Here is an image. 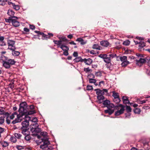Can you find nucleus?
Segmentation results:
<instances>
[{"label":"nucleus","instance_id":"f257e3e1","mask_svg":"<svg viewBox=\"0 0 150 150\" xmlns=\"http://www.w3.org/2000/svg\"><path fill=\"white\" fill-rule=\"evenodd\" d=\"M96 91V93L97 95V98L98 99V102L99 103H101L103 102V104L105 106L107 107L108 109L105 111V112L109 115H111L114 112V107L115 105L112 103H111L108 100H105L104 101L103 100L104 99V97L103 96L105 93H107L108 90L106 89H103L102 90L99 89H96L94 90Z\"/></svg>","mask_w":150,"mask_h":150},{"label":"nucleus","instance_id":"f03ea898","mask_svg":"<svg viewBox=\"0 0 150 150\" xmlns=\"http://www.w3.org/2000/svg\"><path fill=\"white\" fill-rule=\"evenodd\" d=\"M46 132H41L40 134L43 136L42 137L39 135L37 136V138L39 139L37 141V143L38 144H41L40 147L42 149L46 148L50 144L48 139L44 137L46 135Z\"/></svg>","mask_w":150,"mask_h":150},{"label":"nucleus","instance_id":"7ed1b4c3","mask_svg":"<svg viewBox=\"0 0 150 150\" xmlns=\"http://www.w3.org/2000/svg\"><path fill=\"white\" fill-rule=\"evenodd\" d=\"M28 115L23 112L20 113L19 114H17V117L12 121V123L14 124L20 122L23 119L25 120L27 117H28Z\"/></svg>","mask_w":150,"mask_h":150},{"label":"nucleus","instance_id":"20e7f679","mask_svg":"<svg viewBox=\"0 0 150 150\" xmlns=\"http://www.w3.org/2000/svg\"><path fill=\"white\" fill-rule=\"evenodd\" d=\"M39 125L35 122L33 123L30 125V131L33 132H35L36 133H39L41 132V129L38 127Z\"/></svg>","mask_w":150,"mask_h":150},{"label":"nucleus","instance_id":"39448f33","mask_svg":"<svg viewBox=\"0 0 150 150\" xmlns=\"http://www.w3.org/2000/svg\"><path fill=\"white\" fill-rule=\"evenodd\" d=\"M27 109V103L25 102H23L20 103L18 110V112L20 113L23 112L27 114V112L28 111Z\"/></svg>","mask_w":150,"mask_h":150},{"label":"nucleus","instance_id":"423d86ee","mask_svg":"<svg viewBox=\"0 0 150 150\" xmlns=\"http://www.w3.org/2000/svg\"><path fill=\"white\" fill-rule=\"evenodd\" d=\"M18 18L17 17H12L9 18L8 20L9 23H11L13 26L16 27L20 25V23L18 21Z\"/></svg>","mask_w":150,"mask_h":150},{"label":"nucleus","instance_id":"0eeeda50","mask_svg":"<svg viewBox=\"0 0 150 150\" xmlns=\"http://www.w3.org/2000/svg\"><path fill=\"white\" fill-rule=\"evenodd\" d=\"M15 42L14 41L12 40H7V44L8 46V49L11 50H13L16 49L15 46Z\"/></svg>","mask_w":150,"mask_h":150},{"label":"nucleus","instance_id":"6e6552de","mask_svg":"<svg viewBox=\"0 0 150 150\" xmlns=\"http://www.w3.org/2000/svg\"><path fill=\"white\" fill-rule=\"evenodd\" d=\"M99 57L103 59L104 61L106 63H109L111 62V59L110 57L108 56V55L106 54H100L99 55Z\"/></svg>","mask_w":150,"mask_h":150},{"label":"nucleus","instance_id":"1a4fd4ad","mask_svg":"<svg viewBox=\"0 0 150 150\" xmlns=\"http://www.w3.org/2000/svg\"><path fill=\"white\" fill-rule=\"evenodd\" d=\"M118 110L115 112V115L116 116L119 115L124 112V107L122 104H120L118 107Z\"/></svg>","mask_w":150,"mask_h":150},{"label":"nucleus","instance_id":"9d476101","mask_svg":"<svg viewBox=\"0 0 150 150\" xmlns=\"http://www.w3.org/2000/svg\"><path fill=\"white\" fill-rule=\"evenodd\" d=\"M120 60L122 62L121 65L122 67H125L129 63V61L127 60V57L125 56L120 57Z\"/></svg>","mask_w":150,"mask_h":150},{"label":"nucleus","instance_id":"9b49d317","mask_svg":"<svg viewBox=\"0 0 150 150\" xmlns=\"http://www.w3.org/2000/svg\"><path fill=\"white\" fill-rule=\"evenodd\" d=\"M34 109V106L33 105H31L30 106L27 105V109L28 110L27 112V114L28 115H30L35 113V111L33 110Z\"/></svg>","mask_w":150,"mask_h":150},{"label":"nucleus","instance_id":"f8f14e48","mask_svg":"<svg viewBox=\"0 0 150 150\" xmlns=\"http://www.w3.org/2000/svg\"><path fill=\"white\" fill-rule=\"evenodd\" d=\"M30 120V117H27L24 121L22 122V127L27 128L29 125V121Z\"/></svg>","mask_w":150,"mask_h":150},{"label":"nucleus","instance_id":"ddd939ff","mask_svg":"<svg viewBox=\"0 0 150 150\" xmlns=\"http://www.w3.org/2000/svg\"><path fill=\"white\" fill-rule=\"evenodd\" d=\"M146 61V60L144 58H140L139 60L137 59L136 60V63L139 66H141Z\"/></svg>","mask_w":150,"mask_h":150},{"label":"nucleus","instance_id":"4468645a","mask_svg":"<svg viewBox=\"0 0 150 150\" xmlns=\"http://www.w3.org/2000/svg\"><path fill=\"white\" fill-rule=\"evenodd\" d=\"M83 62H84L86 64L90 65L92 63V60L90 58H88L87 59H83Z\"/></svg>","mask_w":150,"mask_h":150},{"label":"nucleus","instance_id":"2eb2a0df","mask_svg":"<svg viewBox=\"0 0 150 150\" xmlns=\"http://www.w3.org/2000/svg\"><path fill=\"white\" fill-rule=\"evenodd\" d=\"M76 41L81 42V44L82 45H84L85 44H86V43L87 42V40H84L81 38H78L76 39Z\"/></svg>","mask_w":150,"mask_h":150},{"label":"nucleus","instance_id":"dca6fc26","mask_svg":"<svg viewBox=\"0 0 150 150\" xmlns=\"http://www.w3.org/2000/svg\"><path fill=\"white\" fill-rule=\"evenodd\" d=\"M122 99L124 103L125 104H131L129 102V101L128 99V98H127V97L123 96L122 97Z\"/></svg>","mask_w":150,"mask_h":150},{"label":"nucleus","instance_id":"f3484780","mask_svg":"<svg viewBox=\"0 0 150 150\" xmlns=\"http://www.w3.org/2000/svg\"><path fill=\"white\" fill-rule=\"evenodd\" d=\"M3 66L6 69H9L11 67V66L9 65L7 61L3 62Z\"/></svg>","mask_w":150,"mask_h":150},{"label":"nucleus","instance_id":"a211bd4d","mask_svg":"<svg viewBox=\"0 0 150 150\" xmlns=\"http://www.w3.org/2000/svg\"><path fill=\"white\" fill-rule=\"evenodd\" d=\"M15 13L11 9H9L8 10L7 12V14L10 16L9 18L14 17L13 16Z\"/></svg>","mask_w":150,"mask_h":150},{"label":"nucleus","instance_id":"6ab92c4d","mask_svg":"<svg viewBox=\"0 0 150 150\" xmlns=\"http://www.w3.org/2000/svg\"><path fill=\"white\" fill-rule=\"evenodd\" d=\"M100 44L103 46L107 47L109 45V43L107 41H102L100 42Z\"/></svg>","mask_w":150,"mask_h":150},{"label":"nucleus","instance_id":"aec40b11","mask_svg":"<svg viewBox=\"0 0 150 150\" xmlns=\"http://www.w3.org/2000/svg\"><path fill=\"white\" fill-rule=\"evenodd\" d=\"M96 80L93 79H89V82L90 83H93L96 86H98V84L96 83Z\"/></svg>","mask_w":150,"mask_h":150},{"label":"nucleus","instance_id":"412c9836","mask_svg":"<svg viewBox=\"0 0 150 150\" xmlns=\"http://www.w3.org/2000/svg\"><path fill=\"white\" fill-rule=\"evenodd\" d=\"M74 62H83V59H82L81 57H79L76 58L74 59Z\"/></svg>","mask_w":150,"mask_h":150},{"label":"nucleus","instance_id":"4be33fe9","mask_svg":"<svg viewBox=\"0 0 150 150\" xmlns=\"http://www.w3.org/2000/svg\"><path fill=\"white\" fill-rule=\"evenodd\" d=\"M27 128H25L24 127H21V130L22 133L23 134L26 135V134H28L26 133V132H28V131Z\"/></svg>","mask_w":150,"mask_h":150},{"label":"nucleus","instance_id":"5701e85b","mask_svg":"<svg viewBox=\"0 0 150 150\" xmlns=\"http://www.w3.org/2000/svg\"><path fill=\"white\" fill-rule=\"evenodd\" d=\"M18 113L17 112H15L12 113V114L9 116V118L11 120H13L16 116L17 117Z\"/></svg>","mask_w":150,"mask_h":150},{"label":"nucleus","instance_id":"b1692460","mask_svg":"<svg viewBox=\"0 0 150 150\" xmlns=\"http://www.w3.org/2000/svg\"><path fill=\"white\" fill-rule=\"evenodd\" d=\"M7 61L10 66L11 65L14 64L16 62L13 59H9L7 60Z\"/></svg>","mask_w":150,"mask_h":150},{"label":"nucleus","instance_id":"393cba45","mask_svg":"<svg viewBox=\"0 0 150 150\" xmlns=\"http://www.w3.org/2000/svg\"><path fill=\"white\" fill-rule=\"evenodd\" d=\"M15 50H12V55L15 56H18L20 54V52L18 51H16Z\"/></svg>","mask_w":150,"mask_h":150},{"label":"nucleus","instance_id":"a878e982","mask_svg":"<svg viewBox=\"0 0 150 150\" xmlns=\"http://www.w3.org/2000/svg\"><path fill=\"white\" fill-rule=\"evenodd\" d=\"M93 48L94 49H96L98 50H100L101 47L99 45L97 44H94L93 45Z\"/></svg>","mask_w":150,"mask_h":150},{"label":"nucleus","instance_id":"bb28decb","mask_svg":"<svg viewBox=\"0 0 150 150\" xmlns=\"http://www.w3.org/2000/svg\"><path fill=\"white\" fill-rule=\"evenodd\" d=\"M60 48L64 51H65V50H69V48L68 47L64 45H61L60 47Z\"/></svg>","mask_w":150,"mask_h":150},{"label":"nucleus","instance_id":"cd10ccee","mask_svg":"<svg viewBox=\"0 0 150 150\" xmlns=\"http://www.w3.org/2000/svg\"><path fill=\"white\" fill-rule=\"evenodd\" d=\"M108 56H109L110 57V59L113 58L116 56V54L115 53H109Z\"/></svg>","mask_w":150,"mask_h":150},{"label":"nucleus","instance_id":"c85d7f7f","mask_svg":"<svg viewBox=\"0 0 150 150\" xmlns=\"http://www.w3.org/2000/svg\"><path fill=\"white\" fill-rule=\"evenodd\" d=\"M145 46V43L144 42L142 41H140V42L139 44V47L141 48Z\"/></svg>","mask_w":150,"mask_h":150},{"label":"nucleus","instance_id":"c756f323","mask_svg":"<svg viewBox=\"0 0 150 150\" xmlns=\"http://www.w3.org/2000/svg\"><path fill=\"white\" fill-rule=\"evenodd\" d=\"M112 96L114 97V98L119 97V96L118 93L115 92L114 91L112 92Z\"/></svg>","mask_w":150,"mask_h":150},{"label":"nucleus","instance_id":"7c9ffc66","mask_svg":"<svg viewBox=\"0 0 150 150\" xmlns=\"http://www.w3.org/2000/svg\"><path fill=\"white\" fill-rule=\"evenodd\" d=\"M1 145L4 147H6L8 145V143L6 141H4L2 142Z\"/></svg>","mask_w":150,"mask_h":150},{"label":"nucleus","instance_id":"2f4dec72","mask_svg":"<svg viewBox=\"0 0 150 150\" xmlns=\"http://www.w3.org/2000/svg\"><path fill=\"white\" fill-rule=\"evenodd\" d=\"M14 135L16 138H17L18 139H20L21 136V135L19 133H15Z\"/></svg>","mask_w":150,"mask_h":150},{"label":"nucleus","instance_id":"473e14b6","mask_svg":"<svg viewBox=\"0 0 150 150\" xmlns=\"http://www.w3.org/2000/svg\"><path fill=\"white\" fill-rule=\"evenodd\" d=\"M53 42H54V43L57 44V45H60L62 44V41L61 40H54Z\"/></svg>","mask_w":150,"mask_h":150},{"label":"nucleus","instance_id":"72a5a7b5","mask_svg":"<svg viewBox=\"0 0 150 150\" xmlns=\"http://www.w3.org/2000/svg\"><path fill=\"white\" fill-rule=\"evenodd\" d=\"M10 140L13 143H15L16 141V139L15 137L12 136L10 138Z\"/></svg>","mask_w":150,"mask_h":150},{"label":"nucleus","instance_id":"f704fd0d","mask_svg":"<svg viewBox=\"0 0 150 150\" xmlns=\"http://www.w3.org/2000/svg\"><path fill=\"white\" fill-rule=\"evenodd\" d=\"M1 60L3 61V62L7 61V57L4 55H2L1 57Z\"/></svg>","mask_w":150,"mask_h":150},{"label":"nucleus","instance_id":"c9c22d12","mask_svg":"<svg viewBox=\"0 0 150 150\" xmlns=\"http://www.w3.org/2000/svg\"><path fill=\"white\" fill-rule=\"evenodd\" d=\"M113 101L116 103H118L120 101V99L119 97L116 98H114L113 100Z\"/></svg>","mask_w":150,"mask_h":150},{"label":"nucleus","instance_id":"e433bc0d","mask_svg":"<svg viewBox=\"0 0 150 150\" xmlns=\"http://www.w3.org/2000/svg\"><path fill=\"white\" fill-rule=\"evenodd\" d=\"M86 89L88 91L92 90H93V87L90 85H88L87 86Z\"/></svg>","mask_w":150,"mask_h":150},{"label":"nucleus","instance_id":"4c0bfd02","mask_svg":"<svg viewBox=\"0 0 150 150\" xmlns=\"http://www.w3.org/2000/svg\"><path fill=\"white\" fill-rule=\"evenodd\" d=\"M134 111L135 113L139 114L141 110L139 108H136L134 109Z\"/></svg>","mask_w":150,"mask_h":150},{"label":"nucleus","instance_id":"58836bf2","mask_svg":"<svg viewBox=\"0 0 150 150\" xmlns=\"http://www.w3.org/2000/svg\"><path fill=\"white\" fill-rule=\"evenodd\" d=\"M26 135L25 137V139L27 141H29L31 139V137L28 134Z\"/></svg>","mask_w":150,"mask_h":150},{"label":"nucleus","instance_id":"ea45409f","mask_svg":"<svg viewBox=\"0 0 150 150\" xmlns=\"http://www.w3.org/2000/svg\"><path fill=\"white\" fill-rule=\"evenodd\" d=\"M84 71L86 72H91L92 70L91 69H90L89 67H88L87 68H84Z\"/></svg>","mask_w":150,"mask_h":150},{"label":"nucleus","instance_id":"a19ab883","mask_svg":"<svg viewBox=\"0 0 150 150\" xmlns=\"http://www.w3.org/2000/svg\"><path fill=\"white\" fill-rule=\"evenodd\" d=\"M4 121V117H0V124H3Z\"/></svg>","mask_w":150,"mask_h":150},{"label":"nucleus","instance_id":"79ce46f5","mask_svg":"<svg viewBox=\"0 0 150 150\" xmlns=\"http://www.w3.org/2000/svg\"><path fill=\"white\" fill-rule=\"evenodd\" d=\"M130 43V42L129 40H126L124 42L123 44L125 45H128Z\"/></svg>","mask_w":150,"mask_h":150},{"label":"nucleus","instance_id":"37998d69","mask_svg":"<svg viewBox=\"0 0 150 150\" xmlns=\"http://www.w3.org/2000/svg\"><path fill=\"white\" fill-rule=\"evenodd\" d=\"M13 7V8L16 10H18L20 8L19 6L18 5H15V4H14V5Z\"/></svg>","mask_w":150,"mask_h":150},{"label":"nucleus","instance_id":"c03bdc74","mask_svg":"<svg viewBox=\"0 0 150 150\" xmlns=\"http://www.w3.org/2000/svg\"><path fill=\"white\" fill-rule=\"evenodd\" d=\"M126 110L127 112H130L131 111V109L129 106H126Z\"/></svg>","mask_w":150,"mask_h":150},{"label":"nucleus","instance_id":"a18cd8bd","mask_svg":"<svg viewBox=\"0 0 150 150\" xmlns=\"http://www.w3.org/2000/svg\"><path fill=\"white\" fill-rule=\"evenodd\" d=\"M6 45V43L4 41H0V46H4Z\"/></svg>","mask_w":150,"mask_h":150},{"label":"nucleus","instance_id":"49530a36","mask_svg":"<svg viewBox=\"0 0 150 150\" xmlns=\"http://www.w3.org/2000/svg\"><path fill=\"white\" fill-rule=\"evenodd\" d=\"M6 4L5 2L2 0H0V5L2 6H4Z\"/></svg>","mask_w":150,"mask_h":150},{"label":"nucleus","instance_id":"de8ad7c7","mask_svg":"<svg viewBox=\"0 0 150 150\" xmlns=\"http://www.w3.org/2000/svg\"><path fill=\"white\" fill-rule=\"evenodd\" d=\"M6 1H8V4L10 6H13L14 5V4L12 2H10L9 1H11V0H5Z\"/></svg>","mask_w":150,"mask_h":150},{"label":"nucleus","instance_id":"09e8293b","mask_svg":"<svg viewBox=\"0 0 150 150\" xmlns=\"http://www.w3.org/2000/svg\"><path fill=\"white\" fill-rule=\"evenodd\" d=\"M96 76H101L102 75L100 71H98L96 73Z\"/></svg>","mask_w":150,"mask_h":150},{"label":"nucleus","instance_id":"8fccbe9b","mask_svg":"<svg viewBox=\"0 0 150 150\" xmlns=\"http://www.w3.org/2000/svg\"><path fill=\"white\" fill-rule=\"evenodd\" d=\"M104 82L103 81H101L99 83V84H98V86L99 87H101V84H103V85H104Z\"/></svg>","mask_w":150,"mask_h":150},{"label":"nucleus","instance_id":"3c124183","mask_svg":"<svg viewBox=\"0 0 150 150\" xmlns=\"http://www.w3.org/2000/svg\"><path fill=\"white\" fill-rule=\"evenodd\" d=\"M4 113V111L3 108L0 109V115H3Z\"/></svg>","mask_w":150,"mask_h":150},{"label":"nucleus","instance_id":"603ef678","mask_svg":"<svg viewBox=\"0 0 150 150\" xmlns=\"http://www.w3.org/2000/svg\"><path fill=\"white\" fill-rule=\"evenodd\" d=\"M42 36L44 38H50V36L48 35H46L44 34H43Z\"/></svg>","mask_w":150,"mask_h":150},{"label":"nucleus","instance_id":"864d4df0","mask_svg":"<svg viewBox=\"0 0 150 150\" xmlns=\"http://www.w3.org/2000/svg\"><path fill=\"white\" fill-rule=\"evenodd\" d=\"M64 51L63 54L65 56H67L69 54L67 50H65Z\"/></svg>","mask_w":150,"mask_h":150},{"label":"nucleus","instance_id":"5fc2aeb1","mask_svg":"<svg viewBox=\"0 0 150 150\" xmlns=\"http://www.w3.org/2000/svg\"><path fill=\"white\" fill-rule=\"evenodd\" d=\"M3 115H4L7 118H8L9 116V114L7 112H6L4 111V113Z\"/></svg>","mask_w":150,"mask_h":150},{"label":"nucleus","instance_id":"6e6d98bb","mask_svg":"<svg viewBox=\"0 0 150 150\" xmlns=\"http://www.w3.org/2000/svg\"><path fill=\"white\" fill-rule=\"evenodd\" d=\"M78 55V53L77 52H74L73 54V56L74 57H77Z\"/></svg>","mask_w":150,"mask_h":150},{"label":"nucleus","instance_id":"4d7b16f0","mask_svg":"<svg viewBox=\"0 0 150 150\" xmlns=\"http://www.w3.org/2000/svg\"><path fill=\"white\" fill-rule=\"evenodd\" d=\"M146 69V73L148 75L150 76V69Z\"/></svg>","mask_w":150,"mask_h":150},{"label":"nucleus","instance_id":"13d9d810","mask_svg":"<svg viewBox=\"0 0 150 150\" xmlns=\"http://www.w3.org/2000/svg\"><path fill=\"white\" fill-rule=\"evenodd\" d=\"M9 87L11 89H12L14 87V85L13 84L10 83L9 85Z\"/></svg>","mask_w":150,"mask_h":150},{"label":"nucleus","instance_id":"bf43d9fd","mask_svg":"<svg viewBox=\"0 0 150 150\" xmlns=\"http://www.w3.org/2000/svg\"><path fill=\"white\" fill-rule=\"evenodd\" d=\"M30 28L32 30L35 29V26L33 25H30Z\"/></svg>","mask_w":150,"mask_h":150},{"label":"nucleus","instance_id":"052dcab7","mask_svg":"<svg viewBox=\"0 0 150 150\" xmlns=\"http://www.w3.org/2000/svg\"><path fill=\"white\" fill-rule=\"evenodd\" d=\"M26 32H28L29 31V30L28 28H24L23 29Z\"/></svg>","mask_w":150,"mask_h":150},{"label":"nucleus","instance_id":"680f3d73","mask_svg":"<svg viewBox=\"0 0 150 150\" xmlns=\"http://www.w3.org/2000/svg\"><path fill=\"white\" fill-rule=\"evenodd\" d=\"M16 148L18 150H20L22 149V146H16Z\"/></svg>","mask_w":150,"mask_h":150},{"label":"nucleus","instance_id":"e2e57ef3","mask_svg":"<svg viewBox=\"0 0 150 150\" xmlns=\"http://www.w3.org/2000/svg\"><path fill=\"white\" fill-rule=\"evenodd\" d=\"M4 129L3 128H2L1 127H0V133H2L4 131Z\"/></svg>","mask_w":150,"mask_h":150},{"label":"nucleus","instance_id":"0e129e2a","mask_svg":"<svg viewBox=\"0 0 150 150\" xmlns=\"http://www.w3.org/2000/svg\"><path fill=\"white\" fill-rule=\"evenodd\" d=\"M4 36H0V41H4Z\"/></svg>","mask_w":150,"mask_h":150},{"label":"nucleus","instance_id":"69168bd1","mask_svg":"<svg viewBox=\"0 0 150 150\" xmlns=\"http://www.w3.org/2000/svg\"><path fill=\"white\" fill-rule=\"evenodd\" d=\"M69 44L71 45H76V43H75L74 41H71V42H70L69 43Z\"/></svg>","mask_w":150,"mask_h":150},{"label":"nucleus","instance_id":"338daca9","mask_svg":"<svg viewBox=\"0 0 150 150\" xmlns=\"http://www.w3.org/2000/svg\"><path fill=\"white\" fill-rule=\"evenodd\" d=\"M67 37L71 39L73 37V36L71 35H69L67 36Z\"/></svg>","mask_w":150,"mask_h":150},{"label":"nucleus","instance_id":"774afa93","mask_svg":"<svg viewBox=\"0 0 150 150\" xmlns=\"http://www.w3.org/2000/svg\"><path fill=\"white\" fill-rule=\"evenodd\" d=\"M6 122L8 124H9L10 123V120L8 119H7L6 120Z\"/></svg>","mask_w":150,"mask_h":150}]
</instances>
